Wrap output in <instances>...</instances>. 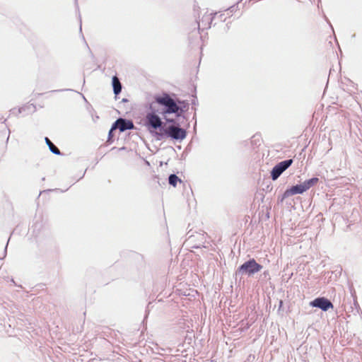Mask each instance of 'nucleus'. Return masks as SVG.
<instances>
[{"label":"nucleus","mask_w":362,"mask_h":362,"mask_svg":"<svg viewBox=\"0 0 362 362\" xmlns=\"http://www.w3.org/2000/svg\"><path fill=\"white\" fill-rule=\"evenodd\" d=\"M155 100L158 104L166 107V109L162 112L163 115L176 113L180 109L175 100L167 93L156 96Z\"/></svg>","instance_id":"1"},{"label":"nucleus","mask_w":362,"mask_h":362,"mask_svg":"<svg viewBox=\"0 0 362 362\" xmlns=\"http://www.w3.org/2000/svg\"><path fill=\"white\" fill-rule=\"evenodd\" d=\"M156 135L159 138L168 136L173 139L182 140L186 137L187 133L184 129L171 125L165 129H160L159 132H156Z\"/></svg>","instance_id":"2"},{"label":"nucleus","mask_w":362,"mask_h":362,"mask_svg":"<svg viewBox=\"0 0 362 362\" xmlns=\"http://www.w3.org/2000/svg\"><path fill=\"white\" fill-rule=\"evenodd\" d=\"M153 104L150 105V109L152 112H148L146 116V126L151 132L157 130L162 127L163 122L160 118L153 111Z\"/></svg>","instance_id":"3"},{"label":"nucleus","mask_w":362,"mask_h":362,"mask_svg":"<svg viewBox=\"0 0 362 362\" xmlns=\"http://www.w3.org/2000/svg\"><path fill=\"white\" fill-rule=\"evenodd\" d=\"M262 269V265L258 264L254 259H252L238 268V272L241 274H252L259 272Z\"/></svg>","instance_id":"4"},{"label":"nucleus","mask_w":362,"mask_h":362,"mask_svg":"<svg viewBox=\"0 0 362 362\" xmlns=\"http://www.w3.org/2000/svg\"><path fill=\"white\" fill-rule=\"evenodd\" d=\"M217 15H218L220 18H222L223 16V14L218 13H213L208 11L204 13L202 16L201 23H199V29L207 30L210 28L214 18Z\"/></svg>","instance_id":"5"},{"label":"nucleus","mask_w":362,"mask_h":362,"mask_svg":"<svg viewBox=\"0 0 362 362\" xmlns=\"http://www.w3.org/2000/svg\"><path fill=\"white\" fill-rule=\"evenodd\" d=\"M293 163L292 159L286 160L279 163L276 165L271 173V176L273 180H276L281 174L285 171Z\"/></svg>","instance_id":"6"},{"label":"nucleus","mask_w":362,"mask_h":362,"mask_svg":"<svg viewBox=\"0 0 362 362\" xmlns=\"http://www.w3.org/2000/svg\"><path fill=\"white\" fill-rule=\"evenodd\" d=\"M310 305L313 307L319 308L324 311H327L329 309L333 308L332 303L328 299L324 297L315 298L314 300L310 303Z\"/></svg>","instance_id":"7"},{"label":"nucleus","mask_w":362,"mask_h":362,"mask_svg":"<svg viewBox=\"0 0 362 362\" xmlns=\"http://www.w3.org/2000/svg\"><path fill=\"white\" fill-rule=\"evenodd\" d=\"M134 128V124L131 121H126L124 119L119 118L118 119L112 127L110 129V132H112L115 129H119L120 132H124L127 129H132Z\"/></svg>","instance_id":"8"},{"label":"nucleus","mask_w":362,"mask_h":362,"mask_svg":"<svg viewBox=\"0 0 362 362\" xmlns=\"http://www.w3.org/2000/svg\"><path fill=\"white\" fill-rule=\"evenodd\" d=\"M305 191H307L306 187H305L304 184L302 183L300 185H297L293 186L290 189H287L285 192V195L290 196V195H294L296 194H302Z\"/></svg>","instance_id":"9"},{"label":"nucleus","mask_w":362,"mask_h":362,"mask_svg":"<svg viewBox=\"0 0 362 362\" xmlns=\"http://www.w3.org/2000/svg\"><path fill=\"white\" fill-rule=\"evenodd\" d=\"M112 86L115 94H119L121 92L122 86L117 76H113L112 78Z\"/></svg>","instance_id":"10"},{"label":"nucleus","mask_w":362,"mask_h":362,"mask_svg":"<svg viewBox=\"0 0 362 362\" xmlns=\"http://www.w3.org/2000/svg\"><path fill=\"white\" fill-rule=\"evenodd\" d=\"M45 142L47 144V146H49V150L53 153H54L56 155H59L61 153L59 148L57 147H56L54 146V144L47 137L45 138Z\"/></svg>","instance_id":"11"},{"label":"nucleus","mask_w":362,"mask_h":362,"mask_svg":"<svg viewBox=\"0 0 362 362\" xmlns=\"http://www.w3.org/2000/svg\"><path fill=\"white\" fill-rule=\"evenodd\" d=\"M318 178L317 177H313V178H311L310 180H308L306 181H305L303 182L305 187H306V189L308 190V189H310L312 186L315 185V184L317 183L318 182Z\"/></svg>","instance_id":"12"},{"label":"nucleus","mask_w":362,"mask_h":362,"mask_svg":"<svg viewBox=\"0 0 362 362\" xmlns=\"http://www.w3.org/2000/svg\"><path fill=\"white\" fill-rule=\"evenodd\" d=\"M177 182H181V180L176 175L172 174L169 176L170 185L173 187H176Z\"/></svg>","instance_id":"13"}]
</instances>
